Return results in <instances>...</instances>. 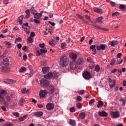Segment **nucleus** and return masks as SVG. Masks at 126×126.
Returning <instances> with one entry per match:
<instances>
[{"mask_svg":"<svg viewBox=\"0 0 126 126\" xmlns=\"http://www.w3.org/2000/svg\"><path fill=\"white\" fill-rule=\"evenodd\" d=\"M69 56L73 62H75V61H76V59H77V55L75 53H72L70 54Z\"/></svg>","mask_w":126,"mask_h":126,"instance_id":"obj_12","label":"nucleus"},{"mask_svg":"<svg viewBox=\"0 0 126 126\" xmlns=\"http://www.w3.org/2000/svg\"><path fill=\"white\" fill-rule=\"evenodd\" d=\"M16 40L18 42H22V39L20 37H18V38H16Z\"/></svg>","mask_w":126,"mask_h":126,"instance_id":"obj_60","label":"nucleus"},{"mask_svg":"<svg viewBox=\"0 0 126 126\" xmlns=\"http://www.w3.org/2000/svg\"><path fill=\"white\" fill-rule=\"evenodd\" d=\"M102 106H104V102L102 101H98L97 104V108H102Z\"/></svg>","mask_w":126,"mask_h":126,"instance_id":"obj_25","label":"nucleus"},{"mask_svg":"<svg viewBox=\"0 0 126 126\" xmlns=\"http://www.w3.org/2000/svg\"><path fill=\"white\" fill-rule=\"evenodd\" d=\"M94 70L96 72H99L100 71V66L96 65L94 68Z\"/></svg>","mask_w":126,"mask_h":126,"instance_id":"obj_34","label":"nucleus"},{"mask_svg":"<svg viewBox=\"0 0 126 126\" xmlns=\"http://www.w3.org/2000/svg\"><path fill=\"white\" fill-rule=\"evenodd\" d=\"M12 114L14 115L15 117H17V118H19L20 114L18 112H12Z\"/></svg>","mask_w":126,"mask_h":126,"instance_id":"obj_42","label":"nucleus"},{"mask_svg":"<svg viewBox=\"0 0 126 126\" xmlns=\"http://www.w3.org/2000/svg\"><path fill=\"white\" fill-rule=\"evenodd\" d=\"M94 12H96L97 13L101 14L103 12V10L99 8H94Z\"/></svg>","mask_w":126,"mask_h":126,"instance_id":"obj_24","label":"nucleus"},{"mask_svg":"<svg viewBox=\"0 0 126 126\" xmlns=\"http://www.w3.org/2000/svg\"><path fill=\"white\" fill-rule=\"evenodd\" d=\"M122 57H123V53H118L117 55V58L118 59H121V58H122Z\"/></svg>","mask_w":126,"mask_h":126,"instance_id":"obj_45","label":"nucleus"},{"mask_svg":"<svg viewBox=\"0 0 126 126\" xmlns=\"http://www.w3.org/2000/svg\"><path fill=\"white\" fill-rule=\"evenodd\" d=\"M105 48H106V45L105 44H100L97 46L96 50L97 51H100L101 50H102V51H104Z\"/></svg>","mask_w":126,"mask_h":126,"instance_id":"obj_13","label":"nucleus"},{"mask_svg":"<svg viewBox=\"0 0 126 126\" xmlns=\"http://www.w3.org/2000/svg\"><path fill=\"white\" fill-rule=\"evenodd\" d=\"M27 118H28V116L26 115H24L23 117L19 118L18 119V122H23V121H25V120H26Z\"/></svg>","mask_w":126,"mask_h":126,"instance_id":"obj_19","label":"nucleus"},{"mask_svg":"<svg viewBox=\"0 0 126 126\" xmlns=\"http://www.w3.org/2000/svg\"><path fill=\"white\" fill-rule=\"evenodd\" d=\"M23 51H24V52H27L28 51V48H27V46H25L22 48Z\"/></svg>","mask_w":126,"mask_h":126,"instance_id":"obj_51","label":"nucleus"},{"mask_svg":"<svg viewBox=\"0 0 126 126\" xmlns=\"http://www.w3.org/2000/svg\"><path fill=\"white\" fill-rule=\"evenodd\" d=\"M25 71H26V68L24 66H22L19 70V72L22 73L24 72Z\"/></svg>","mask_w":126,"mask_h":126,"instance_id":"obj_33","label":"nucleus"},{"mask_svg":"<svg viewBox=\"0 0 126 126\" xmlns=\"http://www.w3.org/2000/svg\"><path fill=\"white\" fill-rule=\"evenodd\" d=\"M18 49H21L22 48V45L21 43H19L17 45Z\"/></svg>","mask_w":126,"mask_h":126,"instance_id":"obj_64","label":"nucleus"},{"mask_svg":"<svg viewBox=\"0 0 126 126\" xmlns=\"http://www.w3.org/2000/svg\"><path fill=\"white\" fill-rule=\"evenodd\" d=\"M65 47H66V43L65 42L63 43L61 45V48L63 50Z\"/></svg>","mask_w":126,"mask_h":126,"instance_id":"obj_41","label":"nucleus"},{"mask_svg":"<svg viewBox=\"0 0 126 126\" xmlns=\"http://www.w3.org/2000/svg\"><path fill=\"white\" fill-rule=\"evenodd\" d=\"M120 101L123 102L124 106H125V105H126V99H125V98H121Z\"/></svg>","mask_w":126,"mask_h":126,"instance_id":"obj_56","label":"nucleus"},{"mask_svg":"<svg viewBox=\"0 0 126 126\" xmlns=\"http://www.w3.org/2000/svg\"><path fill=\"white\" fill-rule=\"evenodd\" d=\"M48 90L49 94H53L55 92V88L54 86L50 85L49 86Z\"/></svg>","mask_w":126,"mask_h":126,"instance_id":"obj_11","label":"nucleus"},{"mask_svg":"<svg viewBox=\"0 0 126 126\" xmlns=\"http://www.w3.org/2000/svg\"><path fill=\"white\" fill-rule=\"evenodd\" d=\"M70 111L71 112V113H74V112H75V108H74V107H72L70 108Z\"/></svg>","mask_w":126,"mask_h":126,"instance_id":"obj_48","label":"nucleus"},{"mask_svg":"<svg viewBox=\"0 0 126 126\" xmlns=\"http://www.w3.org/2000/svg\"><path fill=\"white\" fill-rule=\"evenodd\" d=\"M83 76L86 79H90L91 78V74L88 71H85L83 73Z\"/></svg>","mask_w":126,"mask_h":126,"instance_id":"obj_9","label":"nucleus"},{"mask_svg":"<svg viewBox=\"0 0 126 126\" xmlns=\"http://www.w3.org/2000/svg\"><path fill=\"white\" fill-rule=\"evenodd\" d=\"M1 110L3 111L4 112H6V108L4 106H2L0 107Z\"/></svg>","mask_w":126,"mask_h":126,"instance_id":"obj_58","label":"nucleus"},{"mask_svg":"<svg viewBox=\"0 0 126 126\" xmlns=\"http://www.w3.org/2000/svg\"><path fill=\"white\" fill-rule=\"evenodd\" d=\"M92 26H93L94 28H96V29H100V30H102L103 31H108V29L101 28L100 26L97 25L96 24H93Z\"/></svg>","mask_w":126,"mask_h":126,"instance_id":"obj_8","label":"nucleus"},{"mask_svg":"<svg viewBox=\"0 0 126 126\" xmlns=\"http://www.w3.org/2000/svg\"><path fill=\"white\" fill-rule=\"evenodd\" d=\"M69 124L70 125V126H76V123L75 122V121L72 120L71 119L69 121Z\"/></svg>","mask_w":126,"mask_h":126,"instance_id":"obj_30","label":"nucleus"},{"mask_svg":"<svg viewBox=\"0 0 126 126\" xmlns=\"http://www.w3.org/2000/svg\"><path fill=\"white\" fill-rule=\"evenodd\" d=\"M60 74L57 72H49L47 75H44V78H46V79H52V78H57L59 77Z\"/></svg>","mask_w":126,"mask_h":126,"instance_id":"obj_2","label":"nucleus"},{"mask_svg":"<svg viewBox=\"0 0 126 126\" xmlns=\"http://www.w3.org/2000/svg\"><path fill=\"white\" fill-rule=\"evenodd\" d=\"M82 100V98L81 97V96L78 95L77 97V101H78V102H80Z\"/></svg>","mask_w":126,"mask_h":126,"instance_id":"obj_50","label":"nucleus"},{"mask_svg":"<svg viewBox=\"0 0 126 126\" xmlns=\"http://www.w3.org/2000/svg\"><path fill=\"white\" fill-rule=\"evenodd\" d=\"M50 84V81L46 79H42L40 81V85L42 87L45 88L47 87Z\"/></svg>","mask_w":126,"mask_h":126,"instance_id":"obj_4","label":"nucleus"},{"mask_svg":"<svg viewBox=\"0 0 126 126\" xmlns=\"http://www.w3.org/2000/svg\"><path fill=\"white\" fill-rule=\"evenodd\" d=\"M2 102H4L3 104L5 107H6V108H8V107H9V104L8 103L9 102L5 101V98H4V101H2Z\"/></svg>","mask_w":126,"mask_h":126,"instance_id":"obj_36","label":"nucleus"},{"mask_svg":"<svg viewBox=\"0 0 126 126\" xmlns=\"http://www.w3.org/2000/svg\"><path fill=\"white\" fill-rule=\"evenodd\" d=\"M98 115L100 117H108V113L105 111H99L98 112Z\"/></svg>","mask_w":126,"mask_h":126,"instance_id":"obj_16","label":"nucleus"},{"mask_svg":"<svg viewBox=\"0 0 126 126\" xmlns=\"http://www.w3.org/2000/svg\"><path fill=\"white\" fill-rule=\"evenodd\" d=\"M116 63V60L113 59L112 61L111 62V65H114Z\"/></svg>","mask_w":126,"mask_h":126,"instance_id":"obj_61","label":"nucleus"},{"mask_svg":"<svg viewBox=\"0 0 126 126\" xmlns=\"http://www.w3.org/2000/svg\"><path fill=\"white\" fill-rule=\"evenodd\" d=\"M49 69H50L49 67H44L42 68V71L43 73H46V72H48V71H49Z\"/></svg>","mask_w":126,"mask_h":126,"instance_id":"obj_28","label":"nucleus"},{"mask_svg":"<svg viewBox=\"0 0 126 126\" xmlns=\"http://www.w3.org/2000/svg\"><path fill=\"white\" fill-rule=\"evenodd\" d=\"M24 18V15L20 16L19 18L18 19V22L20 24H22L23 23V19Z\"/></svg>","mask_w":126,"mask_h":126,"instance_id":"obj_22","label":"nucleus"},{"mask_svg":"<svg viewBox=\"0 0 126 126\" xmlns=\"http://www.w3.org/2000/svg\"><path fill=\"white\" fill-rule=\"evenodd\" d=\"M68 62H69L68 58L65 56V55H64L60 59V65L63 67H66L68 65Z\"/></svg>","mask_w":126,"mask_h":126,"instance_id":"obj_1","label":"nucleus"},{"mask_svg":"<svg viewBox=\"0 0 126 126\" xmlns=\"http://www.w3.org/2000/svg\"><path fill=\"white\" fill-rule=\"evenodd\" d=\"M26 90H27L26 88H23L22 89V93H23V94H25V93H26Z\"/></svg>","mask_w":126,"mask_h":126,"instance_id":"obj_46","label":"nucleus"},{"mask_svg":"<svg viewBox=\"0 0 126 126\" xmlns=\"http://www.w3.org/2000/svg\"><path fill=\"white\" fill-rule=\"evenodd\" d=\"M2 126H13L11 123H6L4 124Z\"/></svg>","mask_w":126,"mask_h":126,"instance_id":"obj_54","label":"nucleus"},{"mask_svg":"<svg viewBox=\"0 0 126 126\" xmlns=\"http://www.w3.org/2000/svg\"><path fill=\"white\" fill-rule=\"evenodd\" d=\"M7 94V92L6 90L0 89V102L4 101V96Z\"/></svg>","mask_w":126,"mask_h":126,"instance_id":"obj_3","label":"nucleus"},{"mask_svg":"<svg viewBox=\"0 0 126 126\" xmlns=\"http://www.w3.org/2000/svg\"><path fill=\"white\" fill-rule=\"evenodd\" d=\"M40 52L42 53V54H46V53H48V50L46 48L45 49H41L40 50Z\"/></svg>","mask_w":126,"mask_h":126,"instance_id":"obj_37","label":"nucleus"},{"mask_svg":"<svg viewBox=\"0 0 126 126\" xmlns=\"http://www.w3.org/2000/svg\"><path fill=\"white\" fill-rule=\"evenodd\" d=\"M90 48L91 50H94L96 48V45H91Z\"/></svg>","mask_w":126,"mask_h":126,"instance_id":"obj_63","label":"nucleus"},{"mask_svg":"<svg viewBox=\"0 0 126 126\" xmlns=\"http://www.w3.org/2000/svg\"><path fill=\"white\" fill-rule=\"evenodd\" d=\"M119 14L120 13H119L118 12H116L112 14V16H118V15H119Z\"/></svg>","mask_w":126,"mask_h":126,"instance_id":"obj_57","label":"nucleus"},{"mask_svg":"<svg viewBox=\"0 0 126 126\" xmlns=\"http://www.w3.org/2000/svg\"><path fill=\"white\" fill-rule=\"evenodd\" d=\"M45 43H42L39 44V47L40 48H42V49H44V48H45Z\"/></svg>","mask_w":126,"mask_h":126,"instance_id":"obj_52","label":"nucleus"},{"mask_svg":"<svg viewBox=\"0 0 126 126\" xmlns=\"http://www.w3.org/2000/svg\"><path fill=\"white\" fill-rule=\"evenodd\" d=\"M103 17L102 16H101V17H99V18H97L96 19V21H97V22H98V23H103V22L102 20H103Z\"/></svg>","mask_w":126,"mask_h":126,"instance_id":"obj_29","label":"nucleus"},{"mask_svg":"<svg viewBox=\"0 0 126 126\" xmlns=\"http://www.w3.org/2000/svg\"><path fill=\"white\" fill-rule=\"evenodd\" d=\"M116 85V80H113V84H110L109 85L110 87H111V88H113V87H114V86H115Z\"/></svg>","mask_w":126,"mask_h":126,"instance_id":"obj_40","label":"nucleus"},{"mask_svg":"<svg viewBox=\"0 0 126 126\" xmlns=\"http://www.w3.org/2000/svg\"><path fill=\"white\" fill-rule=\"evenodd\" d=\"M76 16H77V17H78V18H79V19H81V20H82V21H84V22H86V21H85V20H84V18L82 17V16L77 14Z\"/></svg>","mask_w":126,"mask_h":126,"instance_id":"obj_35","label":"nucleus"},{"mask_svg":"<svg viewBox=\"0 0 126 126\" xmlns=\"http://www.w3.org/2000/svg\"><path fill=\"white\" fill-rule=\"evenodd\" d=\"M54 108H55V105L52 103L49 102L46 105V109L48 111H52L54 110Z\"/></svg>","mask_w":126,"mask_h":126,"instance_id":"obj_6","label":"nucleus"},{"mask_svg":"<svg viewBox=\"0 0 126 126\" xmlns=\"http://www.w3.org/2000/svg\"><path fill=\"white\" fill-rule=\"evenodd\" d=\"M84 90H81L78 91V93H79V94H81V95H83V94H84Z\"/></svg>","mask_w":126,"mask_h":126,"instance_id":"obj_59","label":"nucleus"},{"mask_svg":"<svg viewBox=\"0 0 126 126\" xmlns=\"http://www.w3.org/2000/svg\"><path fill=\"white\" fill-rule=\"evenodd\" d=\"M119 44V41L118 40H112L110 42V45L112 47H114V46H116V45Z\"/></svg>","mask_w":126,"mask_h":126,"instance_id":"obj_23","label":"nucleus"},{"mask_svg":"<svg viewBox=\"0 0 126 126\" xmlns=\"http://www.w3.org/2000/svg\"><path fill=\"white\" fill-rule=\"evenodd\" d=\"M13 99V94H7V95L6 97V100L8 103H11Z\"/></svg>","mask_w":126,"mask_h":126,"instance_id":"obj_7","label":"nucleus"},{"mask_svg":"<svg viewBox=\"0 0 126 126\" xmlns=\"http://www.w3.org/2000/svg\"><path fill=\"white\" fill-rule=\"evenodd\" d=\"M25 102H26V101H25V100H24V99L21 98L20 99L19 101V105H22V104H23V103H25Z\"/></svg>","mask_w":126,"mask_h":126,"instance_id":"obj_38","label":"nucleus"},{"mask_svg":"<svg viewBox=\"0 0 126 126\" xmlns=\"http://www.w3.org/2000/svg\"><path fill=\"white\" fill-rule=\"evenodd\" d=\"M31 11L32 14H36V13H37V11H36V10H35V7H34L33 6L31 7Z\"/></svg>","mask_w":126,"mask_h":126,"instance_id":"obj_27","label":"nucleus"},{"mask_svg":"<svg viewBox=\"0 0 126 126\" xmlns=\"http://www.w3.org/2000/svg\"><path fill=\"white\" fill-rule=\"evenodd\" d=\"M111 116L112 118H119V117L120 116V112L118 111L112 112L111 113Z\"/></svg>","mask_w":126,"mask_h":126,"instance_id":"obj_10","label":"nucleus"},{"mask_svg":"<svg viewBox=\"0 0 126 126\" xmlns=\"http://www.w3.org/2000/svg\"><path fill=\"white\" fill-rule=\"evenodd\" d=\"M0 70L2 71V72H6V71H7V67H3L2 65H0Z\"/></svg>","mask_w":126,"mask_h":126,"instance_id":"obj_21","label":"nucleus"},{"mask_svg":"<svg viewBox=\"0 0 126 126\" xmlns=\"http://www.w3.org/2000/svg\"><path fill=\"white\" fill-rule=\"evenodd\" d=\"M16 82V80L10 79L9 84H13V83H15Z\"/></svg>","mask_w":126,"mask_h":126,"instance_id":"obj_49","label":"nucleus"},{"mask_svg":"<svg viewBox=\"0 0 126 126\" xmlns=\"http://www.w3.org/2000/svg\"><path fill=\"white\" fill-rule=\"evenodd\" d=\"M43 113L42 111H37L35 112H34L33 115L35 116V117H42L43 115Z\"/></svg>","mask_w":126,"mask_h":126,"instance_id":"obj_15","label":"nucleus"},{"mask_svg":"<svg viewBox=\"0 0 126 126\" xmlns=\"http://www.w3.org/2000/svg\"><path fill=\"white\" fill-rule=\"evenodd\" d=\"M22 28L24 29V31L26 32L27 34H30V27L29 26H26L25 25H22Z\"/></svg>","mask_w":126,"mask_h":126,"instance_id":"obj_14","label":"nucleus"},{"mask_svg":"<svg viewBox=\"0 0 126 126\" xmlns=\"http://www.w3.org/2000/svg\"><path fill=\"white\" fill-rule=\"evenodd\" d=\"M76 62L73 61L70 63V66L72 69H75V67H76Z\"/></svg>","mask_w":126,"mask_h":126,"instance_id":"obj_18","label":"nucleus"},{"mask_svg":"<svg viewBox=\"0 0 126 126\" xmlns=\"http://www.w3.org/2000/svg\"><path fill=\"white\" fill-rule=\"evenodd\" d=\"M120 9H125V8H126V6H125V5H120Z\"/></svg>","mask_w":126,"mask_h":126,"instance_id":"obj_62","label":"nucleus"},{"mask_svg":"<svg viewBox=\"0 0 126 126\" xmlns=\"http://www.w3.org/2000/svg\"><path fill=\"white\" fill-rule=\"evenodd\" d=\"M49 32H50V31L48 30H46L45 31H43V33L44 34V35H48Z\"/></svg>","mask_w":126,"mask_h":126,"instance_id":"obj_53","label":"nucleus"},{"mask_svg":"<svg viewBox=\"0 0 126 126\" xmlns=\"http://www.w3.org/2000/svg\"><path fill=\"white\" fill-rule=\"evenodd\" d=\"M77 107L78 109H81V108H82V104L80 103H78L77 104Z\"/></svg>","mask_w":126,"mask_h":126,"instance_id":"obj_47","label":"nucleus"},{"mask_svg":"<svg viewBox=\"0 0 126 126\" xmlns=\"http://www.w3.org/2000/svg\"><path fill=\"white\" fill-rule=\"evenodd\" d=\"M48 94V91L47 90H41L39 92V96L40 98H46Z\"/></svg>","mask_w":126,"mask_h":126,"instance_id":"obj_5","label":"nucleus"},{"mask_svg":"<svg viewBox=\"0 0 126 126\" xmlns=\"http://www.w3.org/2000/svg\"><path fill=\"white\" fill-rule=\"evenodd\" d=\"M28 41L30 42V43H32V42H33V38H32L31 36H29L28 38Z\"/></svg>","mask_w":126,"mask_h":126,"instance_id":"obj_44","label":"nucleus"},{"mask_svg":"<svg viewBox=\"0 0 126 126\" xmlns=\"http://www.w3.org/2000/svg\"><path fill=\"white\" fill-rule=\"evenodd\" d=\"M49 44L50 45H51L52 47H55V46H56V41L52 40L51 42H50Z\"/></svg>","mask_w":126,"mask_h":126,"instance_id":"obj_39","label":"nucleus"},{"mask_svg":"<svg viewBox=\"0 0 126 126\" xmlns=\"http://www.w3.org/2000/svg\"><path fill=\"white\" fill-rule=\"evenodd\" d=\"M3 64L4 65H9V60L8 58H5L3 60Z\"/></svg>","mask_w":126,"mask_h":126,"instance_id":"obj_20","label":"nucleus"},{"mask_svg":"<svg viewBox=\"0 0 126 126\" xmlns=\"http://www.w3.org/2000/svg\"><path fill=\"white\" fill-rule=\"evenodd\" d=\"M5 45H6L7 48H8V49H10V48H11V42L6 41Z\"/></svg>","mask_w":126,"mask_h":126,"instance_id":"obj_32","label":"nucleus"},{"mask_svg":"<svg viewBox=\"0 0 126 126\" xmlns=\"http://www.w3.org/2000/svg\"><path fill=\"white\" fill-rule=\"evenodd\" d=\"M38 19H34V22L36 24H40L41 23V21L40 20H38Z\"/></svg>","mask_w":126,"mask_h":126,"instance_id":"obj_43","label":"nucleus"},{"mask_svg":"<svg viewBox=\"0 0 126 126\" xmlns=\"http://www.w3.org/2000/svg\"><path fill=\"white\" fill-rule=\"evenodd\" d=\"M43 11H41L39 13H36L34 15V18L35 19H39L40 17H42V15H43Z\"/></svg>","mask_w":126,"mask_h":126,"instance_id":"obj_17","label":"nucleus"},{"mask_svg":"<svg viewBox=\"0 0 126 126\" xmlns=\"http://www.w3.org/2000/svg\"><path fill=\"white\" fill-rule=\"evenodd\" d=\"M26 13L27 14V15L25 16V18H29V17H30V10H29V9H27L26 10Z\"/></svg>","mask_w":126,"mask_h":126,"instance_id":"obj_26","label":"nucleus"},{"mask_svg":"<svg viewBox=\"0 0 126 126\" xmlns=\"http://www.w3.org/2000/svg\"><path fill=\"white\" fill-rule=\"evenodd\" d=\"M10 79H5L4 80V82L5 83H7L8 84H9Z\"/></svg>","mask_w":126,"mask_h":126,"instance_id":"obj_55","label":"nucleus"},{"mask_svg":"<svg viewBox=\"0 0 126 126\" xmlns=\"http://www.w3.org/2000/svg\"><path fill=\"white\" fill-rule=\"evenodd\" d=\"M80 119L83 120L85 118V113L82 112L79 115Z\"/></svg>","mask_w":126,"mask_h":126,"instance_id":"obj_31","label":"nucleus"}]
</instances>
